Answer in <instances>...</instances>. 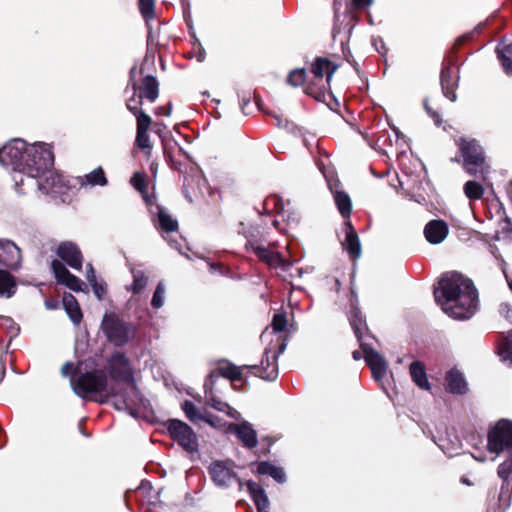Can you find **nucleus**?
<instances>
[{"label": "nucleus", "instance_id": "1", "mask_svg": "<svg viewBox=\"0 0 512 512\" xmlns=\"http://www.w3.org/2000/svg\"><path fill=\"white\" fill-rule=\"evenodd\" d=\"M54 163L52 148L46 143L28 145L22 139H13L0 148V164L11 167L13 180L19 192L30 176H39Z\"/></svg>", "mask_w": 512, "mask_h": 512}, {"label": "nucleus", "instance_id": "2", "mask_svg": "<svg viewBox=\"0 0 512 512\" xmlns=\"http://www.w3.org/2000/svg\"><path fill=\"white\" fill-rule=\"evenodd\" d=\"M434 296L442 310L457 320L471 318L478 309V292L473 282L456 272L441 278Z\"/></svg>", "mask_w": 512, "mask_h": 512}, {"label": "nucleus", "instance_id": "3", "mask_svg": "<svg viewBox=\"0 0 512 512\" xmlns=\"http://www.w3.org/2000/svg\"><path fill=\"white\" fill-rule=\"evenodd\" d=\"M73 374L70 377V385L73 392L80 398L85 399L90 394L115 398L114 406L116 409L129 407L130 403L123 394L116 393L113 388H108V379L104 370L87 371L83 364L74 368L73 363L66 362L61 368L63 377Z\"/></svg>", "mask_w": 512, "mask_h": 512}, {"label": "nucleus", "instance_id": "4", "mask_svg": "<svg viewBox=\"0 0 512 512\" xmlns=\"http://www.w3.org/2000/svg\"><path fill=\"white\" fill-rule=\"evenodd\" d=\"M349 322L360 343V347L364 353V359L370 367L374 379L380 381L386 375L387 363L384 357L371 346L369 341L374 338L367 333L366 322L357 304L353 301H351Z\"/></svg>", "mask_w": 512, "mask_h": 512}, {"label": "nucleus", "instance_id": "5", "mask_svg": "<svg viewBox=\"0 0 512 512\" xmlns=\"http://www.w3.org/2000/svg\"><path fill=\"white\" fill-rule=\"evenodd\" d=\"M108 371L112 380L125 383L130 389L131 395H128L126 392L117 391L113 386L110 387L113 388L116 393L125 395L130 405L122 410H129L130 415L135 416L132 406L139 400V390L129 359L121 352L113 353L108 359Z\"/></svg>", "mask_w": 512, "mask_h": 512}, {"label": "nucleus", "instance_id": "6", "mask_svg": "<svg viewBox=\"0 0 512 512\" xmlns=\"http://www.w3.org/2000/svg\"><path fill=\"white\" fill-rule=\"evenodd\" d=\"M21 260V250L15 243L7 239H0V267L17 269L20 267ZM15 292L14 277L7 270L0 268V297L8 299Z\"/></svg>", "mask_w": 512, "mask_h": 512}, {"label": "nucleus", "instance_id": "7", "mask_svg": "<svg viewBox=\"0 0 512 512\" xmlns=\"http://www.w3.org/2000/svg\"><path fill=\"white\" fill-rule=\"evenodd\" d=\"M457 146L463 158L465 171L473 176L480 174L486 181L490 167L486 163L485 153L479 142L476 139L459 138Z\"/></svg>", "mask_w": 512, "mask_h": 512}, {"label": "nucleus", "instance_id": "8", "mask_svg": "<svg viewBox=\"0 0 512 512\" xmlns=\"http://www.w3.org/2000/svg\"><path fill=\"white\" fill-rule=\"evenodd\" d=\"M338 65L324 57L316 58L310 67V84L306 92L320 100L326 92H330V83Z\"/></svg>", "mask_w": 512, "mask_h": 512}, {"label": "nucleus", "instance_id": "9", "mask_svg": "<svg viewBox=\"0 0 512 512\" xmlns=\"http://www.w3.org/2000/svg\"><path fill=\"white\" fill-rule=\"evenodd\" d=\"M25 185L37 188L41 193L50 195L53 198L66 194L67 183L57 172L47 168L39 176H28Z\"/></svg>", "mask_w": 512, "mask_h": 512}, {"label": "nucleus", "instance_id": "10", "mask_svg": "<svg viewBox=\"0 0 512 512\" xmlns=\"http://www.w3.org/2000/svg\"><path fill=\"white\" fill-rule=\"evenodd\" d=\"M101 328L107 339L115 346H124L135 335L132 324L124 322L115 314H105Z\"/></svg>", "mask_w": 512, "mask_h": 512}, {"label": "nucleus", "instance_id": "11", "mask_svg": "<svg viewBox=\"0 0 512 512\" xmlns=\"http://www.w3.org/2000/svg\"><path fill=\"white\" fill-rule=\"evenodd\" d=\"M487 449L497 455L504 452L512 455V422L502 419L489 430Z\"/></svg>", "mask_w": 512, "mask_h": 512}, {"label": "nucleus", "instance_id": "12", "mask_svg": "<svg viewBox=\"0 0 512 512\" xmlns=\"http://www.w3.org/2000/svg\"><path fill=\"white\" fill-rule=\"evenodd\" d=\"M208 473L213 483L219 488H229L234 482L239 489L244 487V482L233 469L232 461L215 460L208 467Z\"/></svg>", "mask_w": 512, "mask_h": 512}, {"label": "nucleus", "instance_id": "13", "mask_svg": "<svg viewBox=\"0 0 512 512\" xmlns=\"http://www.w3.org/2000/svg\"><path fill=\"white\" fill-rule=\"evenodd\" d=\"M279 341H281V343L278 345L277 350H275V347H273L271 343L265 348L264 358L262 359L260 366H251V368L257 370L259 372V376L265 380L272 381L276 379L278 375L276 362L279 355H281L286 349L285 339H282L281 336H278L277 342Z\"/></svg>", "mask_w": 512, "mask_h": 512}, {"label": "nucleus", "instance_id": "14", "mask_svg": "<svg viewBox=\"0 0 512 512\" xmlns=\"http://www.w3.org/2000/svg\"><path fill=\"white\" fill-rule=\"evenodd\" d=\"M167 429L173 440L184 450L190 453L197 451L198 439L188 424L178 419H171L167 422Z\"/></svg>", "mask_w": 512, "mask_h": 512}, {"label": "nucleus", "instance_id": "15", "mask_svg": "<svg viewBox=\"0 0 512 512\" xmlns=\"http://www.w3.org/2000/svg\"><path fill=\"white\" fill-rule=\"evenodd\" d=\"M257 257L270 267L281 269L284 272L292 267V261L284 259L278 252H273L269 248L258 244H251L250 248Z\"/></svg>", "mask_w": 512, "mask_h": 512}, {"label": "nucleus", "instance_id": "16", "mask_svg": "<svg viewBox=\"0 0 512 512\" xmlns=\"http://www.w3.org/2000/svg\"><path fill=\"white\" fill-rule=\"evenodd\" d=\"M136 124L135 146H137L146 157L152 153V144L149 136V129L152 124V118L148 114H140Z\"/></svg>", "mask_w": 512, "mask_h": 512}, {"label": "nucleus", "instance_id": "17", "mask_svg": "<svg viewBox=\"0 0 512 512\" xmlns=\"http://www.w3.org/2000/svg\"><path fill=\"white\" fill-rule=\"evenodd\" d=\"M57 256L74 270L80 271L83 265V255L77 244L65 241L59 244Z\"/></svg>", "mask_w": 512, "mask_h": 512}, {"label": "nucleus", "instance_id": "18", "mask_svg": "<svg viewBox=\"0 0 512 512\" xmlns=\"http://www.w3.org/2000/svg\"><path fill=\"white\" fill-rule=\"evenodd\" d=\"M51 269L58 283L65 285L75 292L82 291L84 283L81 279L71 274L61 261L53 260L51 262Z\"/></svg>", "mask_w": 512, "mask_h": 512}, {"label": "nucleus", "instance_id": "19", "mask_svg": "<svg viewBox=\"0 0 512 512\" xmlns=\"http://www.w3.org/2000/svg\"><path fill=\"white\" fill-rule=\"evenodd\" d=\"M228 430L234 432L246 448L253 449L257 446V433L249 422L243 421L239 424L230 423Z\"/></svg>", "mask_w": 512, "mask_h": 512}, {"label": "nucleus", "instance_id": "20", "mask_svg": "<svg viewBox=\"0 0 512 512\" xmlns=\"http://www.w3.org/2000/svg\"><path fill=\"white\" fill-rule=\"evenodd\" d=\"M457 72V68H453L450 65H448L442 68L440 75V82L443 94L452 102L456 101L457 99V95L455 92V89L458 86Z\"/></svg>", "mask_w": 512, "mask_h": 512}, {"label": "nucleus", "instance_id": "21", "mask_svg": "<svg viewBox=\"0 0 512 512\" xmlns=\"http://www.w3.org/2000/svg\"><path fill=\"white\" fill-rule=\"evenodd\" d=\"M449 233L448 225L443 220H431L424 228V235L431 244L442 243Z\"/></svg>", "mask_w": 512, "mask_h": 512}, {"label": "nucleus", "instance_id": "22", "mask_svg": "<svg viewBox=\"0 0 512 512\" xmlns=\"http://www.w3.org/2000/svg\"><path fill=\"white\" fill-rule=\"evenodd\" d=\"M345 240L342 242L343 248L348 252L352 259H358L361 256V244L359 237L350 221L344 223Z\"/></svg>", "mask_w": 512, "mask_h": 512}, {"label": "nucleus", "instance_id": "23", "mask_svg": "<svg viewBox=\"0 0 512 512\" xmlns=\"http://www.w3.org/2000/svg\"><path fill=\"white\" fill-rule=\"evenodd\" d=\"M244 486H246L257 512H269L270 502L265 490L258 483L251 480L245 482Z\"/></svg>", "mask_w": 512, "mask_h": 512}, {"label": "nucleus", "instance_id": "24", "mask_svg": "<svg viewBox=\"0 0 512 512\" xmlns=\"http://www.w3.org/2000/svg\"><path fill=\"white\" fill-rule=\"evenodd\" d=\"M446 390L452 394H465L468 390L467 382L464 375L457 369H451L447 372Z\"/></svg>", "mask_w": 512, "mask_h": 512}, {"label": "nucleus", "instance_id": "25", "mask_svg": "<svg viewBox=\"0 0 512 512\" xmlns=\"http://www.w3.org/2000/svg\"><path fill=\"white\" fill-rule=\"evenodd\" d=\"M156 211L150 208V212L157 215L158 227L164 232H174L178 229V222L174 219L167 210L160 206H155Z\"/></svg>", "mask_w": 512, "mask_h": 512}, {"label": "nucleus", "instance_id": "26", "mask_svg": "<svg viewBox=\"0 0 512 512\" xmlns=\"http://www.w3.org/2000/svg\"><path fill=\"white\" fill-rule=\"evenodd\" d=\"M64 309L70 320L75 324H80L82 320V312L77 299L70 293H65L62 299Z\"/></svg>", "mask_w": 512, "mask_h": 512}, {"label": "nucleus", "instance_id": "27", "mask_svg": "<svg viewBox=\"0 0 512 512\" xmlns=\"http://www.w3.org/2000/svg\"><path fill=\"white\" fill-rule=\"evenodd\" d=\"M410 376L412 381L423 390H430V383L427 378L425 366L420 361H414L410 365Z\"/></svg>", "mask_w": 512, "mask_h": 512}, {"label": "nucleus", "instance_id": "28", "mask_svg": "<svg viewBox=\"0 0 512 512\" xmlns=\"http://www.w3.org/2000/svg\"><path fill=\"white\" fill-rule=\"evenodd\" d=\"M142 97L153 103L159 96V83L156 77L147 75L142 80Z\"/></svg>", "mask_w": 512, "mask_h": 512}, {"label": "nucleus", "instance_id": "29", "mask_svg": "<svg viewBox=\"0 0 512 512\" xmlns=\"http://www.w3.org/2000/svg\"><path fill=\"white\" fill-rule=\"evenodd\" d=\"M217 376L218 375H215V372H211L208 375V378L204 383V392H205V397L207 398L209 405L220 412H224L226 410V407H228V403H225V402L217 399L213 395V392H212L214 378Z\"/></svg>", "mask_w": 512, "mask_h": 512}, {"label": "nucleus", "instance_id": "30", "mask_svg": "<svg viewBox=\"0 0 512 512\" xmlns=\"http://www.w3.org/2000/svg\"><path fill=\"white\" fill-rule=\"evenodd\" d=\"M257 473L260 475H268L278 483H284L286 481V474L284 469L267 461L258 463Z\"/></svg>", "mask_w": 512, "mask_h": 512}, {"label": "nucleus", "instance_id": "31", "mask_svg": "<svg viewBox=\"0 0 512 512\" xmlns=\"http://www.w3.org/2000/svg\"><path fill=\"white\" fill-rule=\"evenodd\" d=\"M496 52L504 72L512 76V41L510 43H500L496 48Z\"/></svg>", "mask_w": 512, "mask_h": 512}, {"label": "nucleus", "instance_id": "32", "mask_svg": "<svg viewBox=\"0 0 512 512\" xmlns=\"http://www.w3.org/2000/svg\"><path fill=\"white\" fill-rule=\"evenodd\" d=\"M182 410L184 411L189 421L193 423L197 421H204L208 424H213V419L202 413L200 409H198L196 405L190 400H185L182 403Z\"/></svg>", "mask_w": 512, "mask_h": 512}, {"label": "nucleus", "instance_id": "33", "mask_svg": "<svg viewBox=\"0 0 512 512\" xmlns=\"http://www.w3.org/2000/svg\"><path fill=\"white\" fill-rule=\"evenodd\" d=\"M130 272L133 277V283L127 287V290L131 291L133 294H139L147 286L148 278L141 269L131 267Z\"/></svg>", "mask_w": 512, "mask_h": 512}, {"label": "nucleus", "instance_id": "34", "mask_svg": "<svg viewBox=\"0 0 512 512\" xmlns=\"http://www.w3.org/2000/svg\"><path fill=\"white\" fill-rule=\"evenodd\" d=\"M244 367L245 366H243V368ZM218 375H221L232 382L239 381L242 378V367H238L228 361H222L218 367Z\"/></svg>", "mask_w": 512, "mask_h": 512}, {"label": "nucleus", "instance_id": "35", "mask_svg": "<svg viewBox=\"0 0 512 512\" xmlns=\"http://www.w3.org/2000/svg\"><path fill=\"white\" fill-rule=\"evenodd\" d=\"M287 325L286 317L283 313H275L272 319L271 328L272 330L269 331V328H266L263 333L261 334V339L263 342L267 341L270 335L273 333H281L285 331Z\"/></svg>", "mask_w": 512, "mask_h": 512}, {"label": "nucleus", "instance_id": "36", "mask_svg": "<svg viewBox=\"0 0 512 512\" xmlns=\"http://www.w3.org/2000/svg\"><path fill=\"white\" fill-rule=\"evenodd\" d=\"M132 96L126 100L127 109L136 117V120L139 119L140 114H146L139 107L142 105V95L137 97L138 84L137 82H132Z\"/></svg>", "mask_w": 512, "mask_h": 512}, {"label": "nucleus", "instance_id": "37", "mask_svg": "<svg viewBox=\"0 0 512 512\" xmlns=\"http://www.w3.org/2000/svg\"><path fill=\"white\" fill-rule=\"evenodd\" d=\"M498 354L502 362L512 365V330L499 343Z\"/></svg>", "mask_w": 512, "mask_h": 512}, {"label": "nucleus", "instance_id": "38", "mask_svg": "<svg viewBox=\"0 0 512 512\" xmlns=\"http://www.w3.org/2000/svg\"><path fill=\"white\" fill-rule=\"evenodd\" d=\"M107 179L105 173L101 167H98L84 176L81 181L82 186H105Z\"/></svg>", "mask_w": 512, "mask_h": 512}, {"label": "nucleus", "instance_id": "39", "mask_svg": "<svg viewBox=\"0 0 512 512\" xmlns=\"http://www.w3.org/2000/svg\"><path fill=\"white\" fill-rule=\"evenodd\" d=\"M334 201L340 214L344 218L349 217L352 211V203L348 194L342 191H337L334 193Z\"/></svg>", "mask_w": 512, "mask_h": 512}, {"label": "nucleus", "instance_id": "40", "mask_svg": "<svg viewBox=\"0 0 512 512\" xmlns=\"http://www.w3.org/2000/svg\"><path fill=\"white\" fill-rule=\"evenodd\" d=\"M238 232H239V234H242L247 239L246 247L248 249H250L251 244H255L253 242V240L260 236L261 227L258 225H256V226L247 225V224L241 222L239 224Z\"/></svg>", "mask_w": 512, "mask_h": 512}, {"label": "nucleus", "instance_id": "41", "mask_svg": "<svg viewBox=\"0 0 512 512\" xmlns=\"http://www.w3.org/2000/svg\"><path fill=\"white\" fill-rule=\"evenodd\" d=\"M131 185L139 191L148 205H152V199L147 195V182L143 173L136 172L130 179Z\"/></svg>", "mask_w": 512, "mask_h": 512}, {"label": "nucleus", "instance_id": "42", "mask_svg": "<svg viewBox=\"0 0 512 512\" xmlns=\"http://www.w3.org/2000/svg\"><path fill=\"white\" fill-rule=\"evenodd\" d=\"M463 191L465 196L470 200H479L484 195L482 184L474 180L467 181L464 184Z\"/></svg>", "mask_w": 512, "mask_h": 512}, {"label": "nucleus", "instance_id": "43", "mask_svg": "<svg viewBox=\"0 0 512 512\" xmlns=\"http://www.w3.org/2000/svg\"><path fill=\"white\" fill-rule=\"evenodd\" d=\"M498 476L503 480L502 490L509 487V480L512 477V454L498 467Z\"/></svg>", "mask_w": 512, "mask_h": 512}, {"label": "nucleus", "instance_id": "44", "mask_svg": "<svg viewBox=\"0 0 512 512\" xmlns=\"http://www.w3.org/2000/svg\"><path fill=\"white\" fill-rule=\"evenodd\" d=\"M308 81L310 82L311 80L304 68L292 70L287 77V82L293 87L301 86Z\"/></svg>", "mask_w": 512, "mask_h": 512}, {"label": "nucleus", "instance_id": "45", "mask_svg": "<svg viewBox=\"0 0 512 512\" xmlns=\"http://www.w3.org/2000/svg\"><path fill=\"white\" fill-rule=\"evenodd\" d=\"M139 10L142 17L148 23L155 16L154 13V4L155 0H138Z\"/></svg>", "mask_w": 512, "mask_h": 512}, {"label": "nucleus", "instance_id": "46", "mask_svg": "<svg viewBox=\"0 0 512 512\" xmlns=\"http://www.w3.org/2000/svg\"><path fill=\"white\" fill-rule=\"evenodd\" d=\"M164 295L165 285L162 281H160L156 286V289L151 300V305L153 308L159 309L164 305Z\"/></svg>", "mask_w": 512, "mask_h": 512}, {"label": "nucleus", "instance_id": "47", "mask_svg": "<svg viewBox=\"0 0 512 512\" xmlns=\"http://www.w3.org/2000/svg\"><path fill=\"white\" fill-rule=\"evenodd\" d=\"M374 0H352L351 5L347 7L348 10L363 9L370 7Z\"/></svg>", "mask_w": 512, "mask_h": 512}, {"label": "nucleus", "instance_id": "48", "mask_svg": "<svg viewBox=\"0 0 512 512\" xmlns=\"http://www.w3.org/2000/svg\"><path fill=\"white\" fill-rule=\"evenodd\" d=\"M372 45L376 51L382 55L387 53L386 45L381 37H375L372 39Z\"/></svg>", "mask_w": 512, "mask_h": 512}, {"label": "nucleus", "instance_id": "49", "mask_svg": "<svg viewBox=\"0 0 512 512\" xmlns=\"http://www.w3.org/2000/svg\"><path fill=\"white\" fill-rule=\"evenodd\" d=\"M86 279L87 281L89 282V284H94L97 282V278H96V274H95V271H94V268L92 266L91 263L87 264L86 266Z\"/></svg>", "mask_w": 512, "mask_h": 512}, {"label": "nucleus", "instance_id": "50", "mask_svg": "<svg viewBox=\"0 0 512 512\" xmlns=\"http://www.w3.org/2000/svg\"><path fill=\"white\" fill-rule=\"evenodd\" d=\"M91 287L96 295V297L101 300L103 295L105 294V288L102 284H99L98 282L91 284Z\"/></svg>", "mask_w": 512, "mask_h": 512}, {"label": "nucleus", "instance_id": "51", "mask_svg": "<svg viewBox=\"0 0 512 512\" xmlns=\"http://www.w3.org/2000/svg\"><path fill=\"white\" fill-rule=\"evenodd\" d=\"M224 413H226L229 417H231V418H233L235 420H240L241 419L240 412H238L236 409L231 407L229 404H228V407H226V410L224 411Z\"/></svg>", "mask_w": 512, "mask_h": 512}, {"label": "nucleus", "instance_id": "52", "mask_svg": "<svg viewBox=\"0 0 512 512\" xmlns=\"http://www.w3.org/2000/svg\"><path fill=\"white\" fill-rule=\"evenodd\" d=\"M425 109L427 113L434 119L436 125H440L441 119L439 114L436 111H433L431 108L428 107L427 103L424 104Z\"/></svg>", "mask_w": 512, "mask_h": 512}, {"label": "nucleus", "instance_id": "53", "mask_svg": "<svg viewBox=\"0 0 512 512\" xmlns=\"http://www.w3.org/2000/svg\"><path fill=\"white\" fill-rule=\"evenodd\" d=\"M275 121H276V126L277 127H286L287 124H288V121L284 118H282L281 116L279 115H273Z\"/></svg>", "mask_w": 512, "mask_h": 512}, {"label": "nucleus", "instance_id": "54", "mask_svg": "<svg viewBox=\"0 0 512 512\" xmlns=\"http://www.w3.org/2000/svg\"><path fill=\"white\" fill-rule=\"evenodd\" d=\"M502 231L506 234L512 233V223L509 219H506L502 224Z\"/></svg>", "mask_w": 512, "mask_h": 512}, {"label": "nucleus", "instance_id": "55", "mask_svg": "<svg viewBox=\"0 0 512 512\" xmlns=\"http://www.w3.org/2000/svg\"><path fill=\"white\" fill-rule=\"evenodd\" d=\"M196 59L198 62H203L205 59V50L202 47H199L198 51L196 52Z\"/></svg>", "mask_w": 512, "mask_h": 512}, {"label": "nucleus", "instance_id": "56", "mask_svg": "<svg viewBox=\"0 0 512 512\" xmlns=\"http://www.w3.org/2000/svg\"><path fill=\"white\" fill-rule=\"evenodd\" d=\"M313 271V267H307V268H298L296 269V274L298 277H302L304 273H311Z\"/></svg>", "mask_w": 512, "mask_h": 512}, {"label": "nucleus", "instance_id": "57", "mask_svg": "<svg viewBox=\"0 0 512 512\" xmlns=\"http://www.w3.org/2000/svg\"><path fill=\"white\" fill-rule=\"evenodd\" d=\"M136 73H137V68L134 66L131 68L130 70V79H129V85L128 86H131L132 87V82H137L135 80V77H136Z\"/></svg>", "mask_w": 512, "mask_h": 512}, {"label": "nucleus", "instance_id": "58", "mask_svg": "<svg viewBox=\"0 0 512 512\" xmlns=\"http://www.w3.org/2000/svg\"><path fill=\"white\" fill-rule=\"evenodd\" d=\"M277 201H278V200H277V198H275V197H270V198H267V199L265 200L264 205H265L266 207H268L271 203H273L274 205H276V202H277Z\"/></svg>", "mask_w": 512, "mask_h": 512}, {"label": "nucleus", "instance_id": "59", "mask_svg": "<svg viewBox=\"0 0 512 512\" xmlns=\"http://www.w3.org/2000/svg\"><path fill=\"white\" fill-rule=\"evenodd\" d=\"M155 132H156V133L159 135V137L162 139V144H163L164 150H166V146H167V144H166V139H165V137L161 134V130H160V129H157Z\"/></svg>", "mask_w": 512, "mask_h": 512}, {"label": "nucleus", "instance_id": "60", "mask_svg": "<svg viewBox=\"0 0 512 512\" xmlns=\"http://www.w3.org/2000/svg\"><path fill=\"white\" fill-rule=\"evenodd\" d=\"M354 360H360L362 358V353L358 350L353 351L352 353Z\"/></svg>", "mask_w": 512, "mask_h": 512}, {"label": "nucleus", "instance_id": "61", "mask_svg": "<svg viewBox=\"0 0 512 512\" xmlns=\"http://www.w3.org/2000/svg\"><path fill=\"white\" fill-rule=\"evenodd\" d=\"M207 416L213 419V424H210L211 426H213V427L218 426V422L220 421V419L218 417L211 416V415H207Z\"/></svg>", "mask_w": 512, "mask_h": 512}, {"label": "nucleus", "instance_id": "62", "mask_svg": "<svg viewBox=\"0 0 512 512\" xmlns=\"http://www.w3.org/2000/svg\"><path fill=\"white\" fill-rule=\"evenodd\" d=\"M412 199L420 204H422L425 201V198L422 195Z\"/></svg>", "mask_w": 512, "mask_h": 512}, {"label": "nucleus", "instance_id": "63", "mask_svg": "<svg viewBox=\"0 0 512 512\" xmlns=\"http://www.w3.org/2000/svg\"><path fill=\"white\" fill-rule=\"evenodd\" d=\"M473 457H474L477 461H479V462H483V461H485V457H482V456H480V455H473Z\"/></svg>", "mask_w": 512, "mask_h": 512}, {"label": "nucleus", "instance_id": "64", "mask_svg": "<svg viewBox=\"0 0 512 512\" xmlns=\"http://www.w3.org/2000/svg\"><path fill=\"white\" fill-rule=\"evenodd\" d=\"M508 285H509L510 290L512 291V279L508 280Z\"/></svg>", "mask_w": 512, "mask_h": 512}]
</instances>
